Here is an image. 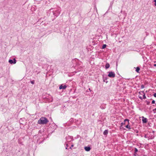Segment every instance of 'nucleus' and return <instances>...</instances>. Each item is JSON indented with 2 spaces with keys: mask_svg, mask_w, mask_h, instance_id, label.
I'll return each mask as SVG.
<instances>
[{
  "mask_svg": "<svg viewBox=\"0 0 156 156\" xmlns=\"http://www.w3.org/2000/svg\"><path fill=\"white\" fill-rule=\"evenodd\" d=\"M53 9H51L48 10L47 12L48 14H49V15H53L55 17H57L60 14L61 10L60 9H58L56 11L53 10Z\"/></svg>",
  "mask_w": 156,
  "mask_h": 156,
  "instance_id": "nucleus-1",
  "label": "nucleus"
},
{
  "mask_svg": "<svg viewBox=\"0 0 156 156\" xmlns=\"http://www.w3.org/2000/svg\"><path fill=\"white\" fill-rule=\"evenodd\" d=\"M48 122V121L46 118L41 117L38 121V123L40 124H45Z\"/></svg>",
  "mask_w": 156,
  "mask_h": 156,
  "instance_id": "nucleus-2",
  "label": "nucleus"
},
{
  "mask_svg": "<svg viewBox=\"0 0 156 156\" xmlns=\"http://www.w3.org/2000/svg\"><path fill=\"white\" fill-rule=\"evenodd\" d=\"M154 134H152L151 133H149L146 135V138H147L148 140L150 139H152L154 138Z\"/></svg>",
  "mask_w": 156,
  "mask_h": 156,
  "instance_id": "nucleus-3",
  "label": "nucleus"
},
{
  "mask_svg": "<svg viewBox=\"0 0 156 156\" xmlns=\"http://www.w3.org/2000/svg\"><path fill=\"white\" fill-rule=\"evenodd\" d=\"M108 76L111 78H114L115 76V74L114 72H108Z\"/></svg>",
  "mask_w": 156,
  "mask_h": 156,
  "instance_id": "nucleus-4",
  "label": "nucleus"
},
{
  "mask_svg": "<svg viewBox=\"0 0 156 156\" xmlns=\"http://www.w3.org/2000/svg\"><path fill=\"white\" fill-rule=\"evenodd\" d=\"M66 140L68 142H70L73 140V137L70 136H66Z\"/></svg>",
  "mask_w": 156,
  "mask_h": 156,
  "instance_id": "nucleus-5",
  "label": "nucleus"
},
{
  "mask_svg": "<svg viewBox=\"0 0 156 156\" xmlns=\"http://www.w3.org/2000/svg\"><path fill=\"white\" fill-rule=\"evenodd\" d=\"M16 60L14 58L13 60L12 59H9V62L11 64H15L16 62Z\"/></svg>",
  "mask_w": 156,
  "mask_h": 156,
  "instance_id": "nucleus-6",
  "label": "nucleus"
},
{
  "mask_svg": "<svg viewBox=\"0 0 156 156\" xmlns=\"http://www.w3.org/2000/svg\"><path fill=\"white\" fill-rule=\"evenodd\" d=\"M129 119H125V120H124V122H126V121H127L128 122V124L127 125H126V127L127 129H131V127H130V126H129Z\"/></svg>",
  "mask_w": 156,
  "mask_h": 156,
  "instance_id": "nucleus-7",
  "label": "nucleus"
},
{
  "mask_svg": "<svg viewBox=\"0 0 156 156\" xmlns=\"http://www.w3.org/2000/svg\"><path fill=\"white\" fill-rule=\"evenodd\" d=\"M77 66L78 68L81 67H82L81 62H80L78 61V62H77L76 67H77Z\"/></svg>",
  "mask_w": 156,
  "mask_h": 156,
  "instance_id": "nucleus-8",
  "label": "nucleus"
},
{
  "mask_svg": "<svg viewBox=\"0 0 156 156\" xmlns=\"http://www.w3.org/2000/svg\"><path fill=\"white\" fill-rule=\"evenodd\" d=\"M142 121L143 123H146L147 122V119L144 118V116L142 117Z\"/></svg>",
  "mask_w": 156,
  "mask_h": 156,
  "instance_id": "nucleus-9",
  "label": "nucleus"
},
{
  "mask_svg": "<svg viewBox=\"0 0 156 156\" xmlns=\"http://www.w3.org/2000/svg\"><path fill=\"white\" fill-rule=\"evenodd\" d=\"M67 87V86L66 85L63 86L62 85H61L59 87V89H65Z\"/></svg>",
  "mask_w": 156,
  "mask_h": 156,
  "instance_id": "nucleus-10",
  "label": "nucleus"
},
{
  "mask_svg": "<svg viewBox=\"0 0 156 156\" xmlns=\"http://www.w3.org/2000/svg\"><path fill=\"white\" fill-rule=\"evenodd\" d=\"M84 149L87 151H88L90 150L91 148L90 147H84Z\"/></svg>",
  "mask_w": 156,
  "mask_h": 156,
  "instance_id": "nucleus-11",
  "label": "nucleus"
},
{
  "mask_svg": "<svg viewBox=\"0 0 156 156\" xmlns=\"http://www.w3.org/2000/svg\"><path fill=\"white\" fill-rule=\"evenodd\" d=\"M108 133V130H105L103 133V134L105 135H106Z\"/></svg>",
  "mask_w": 156,
  "mask_h": 156,
  "instance_id": "nucleus-12",
  "label": "nucleus"
},
{
  "mask_svg": "<svg viewBox=\"0 0 156 156\" xmlns=\"http://www.w3.org/2000/svg\"><path fill=\"white\" fill-rule=\"evenodd\" d=\"M110 67V65L109 63H106L105 66V67L106 69Z\"/></svg>",
  "mask_w": 156,
  "mask_h": 156,
  "instance_id": "nucleus-13",
  "label": "nucleus"
},
{
  "mask_svg": "<svg viewBox=\"0 0 156 156\" xmlns=\"http://www.w3.org/2000/svg\"><path fill=\"white\" fill-rule=\"evenodd\" d=\"M140 70V68L139 67H137L136 68V72L137 73H139Z\"/></svg>",
  "mask_w": 156,
  "mask_h": 156,
  "instance_id": "nucleus-14",
  "label": "nucleus"
},
{
  "mask_svg": "<svg viewBox=\"0 0 156 156\" xmlns=\"http://www.w3.org/2000/svg\"><path fill=\"white\" fill-rule=\"evenodd\" d=\"M70 146L73 147V146L74 145L73 144H71V145H69V144L68 143H66V146Z\"/></svg>",
  "mask_w": 156,
  "mask_h": 156,
  "instance_id": "nucleus-15",
  "label": "nucleus"
},
{
  "mask_svg": "<svg viewBox=\"0 0 156 156\" xmlns=\"http://www.w3.org/2000/svg\"><path fill=\"white\" fill-rule=\"evenodd\" d=\"M142 92H143L144 94L143 95V98L144 99H145L146 98V97L145 96V93H144V91Z\"/></svg>",
  "mask_w": 156,
  "mask_h": 156,
  "instance_id": "nucleus-16",
  "label": "nucleus"
},
{
  "mask_svg": "<svg viewBox=\"0 0 156 156\" xmlns=\"http://www.w3.org/2000/svg\"><path fill=\"white\" fill-rule=\"evenodd\" d=\"M106 47V44H103L102 47V48L103 49H104Z\"/></svg>",
  "mask_w": 156,
  "mask_h": 156,
  "instance_id": "nucleus-17",
  "label": "nucleus"
},
{
  "mask_svg": "<svg viewBox=\"0 0 156 156\" xmlns=\"http://www.w3.org/2000/svg\"><path fill=\"white\" fill-rule=\"evenodd\" d=\"M68 147H66V149H68L69 150H71V149H72V148H71L72 147H69V148H67Z\"/></svg>",
  "mask_w": 156,
  "mask_h": 156,
  "instance_id": "nucleus-18",
  "label": "nucleus"
},
{
  "mask_svg": "<svg viewBox=\"0 0 156 156\" xmlns=\"http://www.w3.org/2000/svg\"><path fill=\"white\" fill-rule=\"evenodd\" d=\"M137 151H138V150L136 148H135V153H136Z\"/></svg>",
  "mask_w": 156,
  "mask_h": 156,
  "instance_id": "nucleus-19",
  "label": "nucleus"
},
{
  "mask_svg": "<svg viewBox=\"0 0 156 156\" xmlns=\"http://www.w3.org/2000/svg\"><path fill=\"white\" fill-rule=\"evenodd\" d=\"M30 82L32 84H34V81H31Z\"/></svg>",
  "mask_w": 156,
  "mask_h": 156,
  "instance_id": "nucleus-20",
  "label": "nucleus"
},
{
  "mask_svg": "<svg viewBox=\"0 0 156 156\" xmlns=\"http://www.w3.org/2000/svg\"><path fill=\"white\" fill-rule=\"evenodd\" d=\"M155 101L154 100H153L152 101V102H151V103L152 104H155Z\"/></svg>",
  "mask_w": 156,
  "mask_h": 156,
  "instance_id": "nucleus-21",
  "label": "nucleus"
},
{
  "mask_svg": "<svg viewBox=\"0 0 156 156\" xmlns=\"http://www.w3.org/2000/svg\"><path fill=\"white\" fill-rule=\"evenodd\" d=\"M144 86L143 85H142L141 86V89L144 88Z\"/></svg>",
  "mask_w": 156,
  "mask_h": 156,
  "instance_id": "nucleus-22",
  "label": "nucleus"
},
{
  "mask_svg": "<svg viewBox=\"0 0 156 156\" xmlns=\"http://www.w3.org/2000/svg\"><path fill=\"white\" fill-rule=\"evenodd\" d=\"M146 102H147V105H149L150 103V102L149 101H147Z\"/></svg>",
  "mask_w": 156,
  "mask_h": 156,
  "instance_id": "nucleus-23",
  "label": "nucleus"
},
{
  "mask_svg": "<svg viewBox=\"0 0 156 156\" xmlns=\"http://www.w3.org/2000/svg\"><path fill=\"white\" fill-rule=\"evenodd\" d=\"M125 122H122L121 123V126H122V125H123V124H125Z\"/></svg>",
  "mask_w": 156,
  "mask_h": 156,
  "instance_id": "nucleus-24",
  "label": "nucleus"
},
{
  "mask_svg": "<svg viewBox=\"0 0 156 156\" xmlns=\"http://www.w3.org/2000/svg\"><path fill=\"white\" fill-rule=\"evenodd\" d=\"M154 2H155L154 5L156 6V0H154Z\"/></svg>",
  "mask_w": 156,
  "mask_h": 156,
  "instance_id": "nucleus-25",
  "label": "nucleus"
},
{
  "mask_svg": "<svg viewBox=\"0 0 156 156\" xmlns=\"http://www.w3.org/2000/svg\"><path fill=\"white\" fill-rule=\"evenodd\" d=\"M153 95H154V97L156 98V93H154V94Z\"/></svg>",
  "mask_w": 156,
  "mask_h": 156,
  "instance_id": "nucleus-26",
  "label": "nucleus"
},
{
  "mask_svg": "<svg viewBox=\"0 0 156 156\" xmlns=\"http://www.w3.org/2000/svg\"><path fill=\"white\" fill-rule=\"evenodd\" d=\"M139 98H140V99H141V100L142 99L141 96H139Z\"/></svg>",
  "mask_w": 156,
  "mask_h": 156,
  "instance_id": "nucleus-27",
  "label": "nucleus"
},
{
  "mask_svg": "<svg viewBox=\"0 0 156 156\" xmlns=\"http://www.w3.org/2000/svg\"><path fill=\"white\" fill-rule=\"evenodd\" d=\"M134 156H136V155H137L136 153H134Z\"/></svg>",
  "mask_w": 156,
  "mask_h": 156,
  "instance_id": "nucleus-28",
  "label": "nucleus"
},
{
  "mask_svg": "<svg viewBox=\"0 0 156 156\" xmlns=\"http://www.w3.org/2000/svg\"><path fill=\"white\" fill-rule=\"evenodd\" d=\"M154 66H156V64H154Z\"/></svg>",
  "mask_w": 156,
  "mask_h": 156,
  "instance_id": "nucleus-29",
  "label": "nucleus"
},
{
  "mask_svg": "<svg viewBox=\"0 0 156 156\" xmlns=\"http://www.w3.org/2000/svg\"><path fill=\"white\" fill-rule=\"evenodd\" d=\"M146 135H147V134H146H146H145V136H144V137H145V138H146Z\"/></svg>",
  "mask_w": 156,
  "mask_h": 156,
  "instance_id": "nucleus-30",
  "label": "nucleus"
},
{
  "mask_svg": "<svg viewBox=\"0 0 156 156\" xmlns=\"http://www.w3.org/2000/svg\"><path fill=\"white\" fill-rule=\"evenodd\" d=\"M154 131H153V133L152 134H154Z\"/></svg>",
  "mask_w": 156,
  "mask_h": 156,
  "instance_id": "nucleus-31",
  "label": "nucleus"
},
{
  "mask_svg": "<svg viewBox=\"0 0 156 156\" xmlns=\"http://www.w3.org/2000/svg\"><path fill=\"white\" fill-rule=\"evenodd\" d=\"M89 90L90 91H91L90 88H89Z\"/></svg>",
  "mask_w": 156,
  "mask_h": 156,
  "instance_id": "nucleus-32",
  "label": "nucleus"
},
{
  "mask_svg": "<svg viewBox=\"0 0 156 156\" xmlns=\"http://www.w3.org/2000/svg\"><path fill=\"white\" fill-rule=\"evenodd\" d=\"M154 110H156V108L154 109Z\"/></svg>",
  "mask_w": 156,
  "mask_h": 156,
  "instance_id": "nucleus-33",
  "label": "nucleus"
},
{
  "mask_svg": "<svg viewBox=\"0 0 156 156\" xmlns=\"http://www.w3.org/2000/svg\"><path fill=\"white\" fill-rule=\"evenodd\" d=\"M102 108H103V107L101 108V109H102Z\"/></svg>",
  "mask_w": 156,
  "mask_h": 156,
  "instance_id": "nucleus-34",
  "label": "nucleus"
},
{
  "mask_svg": "<svg viewBox=\"0 0 156 156\" xmlns=\"http://www.w3.org/2000/svg\"><path fill=\"white\" fill-rule=\"evenodd\" d=\"M102 108H103V107L101 108V109H102Z\"/></svg>",
  "mask_w": 156,
  "mask_h": 156,
  "instance_id": "nucleus-35",
  "label": "nucleus"
},
{
  "mask_svg": "<svg viewBox=\"0 0 156 156\" xmlns=\"http://www.w3.org/2000/svg\"><path fill=\"white\" fill-rule=\"evenodd\" d=\"M102 108H103V107L101 108V109H102Z\"/></svg>",
  "mask_w": 156,
  "mask_h": 156,
  "instance_id": "nucleus-36",
  "label": "nucleus"
}]
</instances>
